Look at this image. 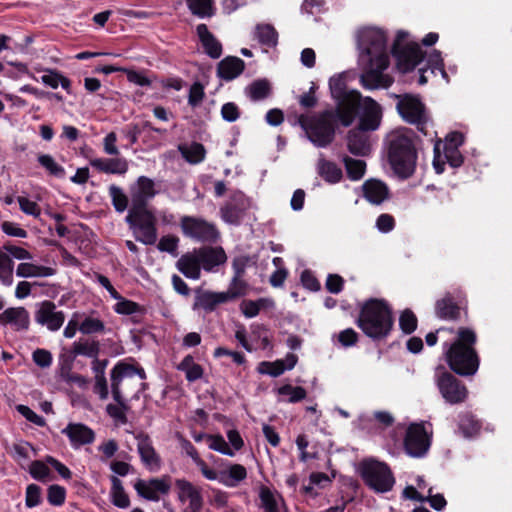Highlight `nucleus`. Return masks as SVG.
Returning a JSON list of instances; mask_svg holds the SVG:
<instances>
[{
  "label": "nucleus",
  "mask_w": 512,
  "mask_h": 512,
  "mask_svg": "<svg viewBox=\"0 0 512 512\" xmlns=\"http://www.w3.org/2000/svg\"><path fill=\"white\" fill-rule=\"evenodd\" d=\"M197 35L206 51V53L212 58H219L222 54L221 44L215 39V37L208 31L205 24L197 26Z\"/></svg>",
  "instance_id": "obj_34"
},
{
  "label": "nucleus",
  "mask_w": 512,
  "mask_h": 512,
  "mask_svg": "<svg viewBox=\"0 0 512 512\" xmlns=\"http://www.w3.org/2000/svg\"><path fill=\"white\" fill-rule=\"evenodd\" d=\"M0 324L10 325L14 330H27L30 325L29 312L24 307H11L0 314Z\"/></svg>",
  "instance_id": "obj_22"
},
{
  "label": "nucleus",
  "mask_w": 512,
  "mask_h": 512,
  "mask_svg": "<svg viewBox=\"0 0 512 512\" xmlns=\"http://www.w3.org/2000/svg\"><path fill=\"white\" fill-rule=\"evenodd\" d=\"M34 318L37 324L46 327L49 331H58L65 321V314L58 311L56 305L49 300L36 305Z\"/></svg>",
  "instance_id": "obj_16"
},
{
  "label": "nucleus",
  "mask_w": 512,
  "mask_h": 512,
  "mask_svg": "<svg viewBox=\"0 0 512 512\" xmlns=\"http://www.w3.org/2000/svg\"><path fill=\"white\" fill-rule=\"evenodd\" d=\"M135 374H138L141 379L145 378L143 369H137L126 363H118L111 372V386L120 384L123 379L133 377Z\"/></svg>",
  "instance_id": "obj_38"
},
{
  "label": "nucleus",
  "mask_w": 512,
  "mask_h": 512,
  "mask_svg": "<svg viewBox=\"0 0 512 512\" xmlns=\"http://www.w3.org/2000/svg\"><path fill=\"white\" fill-rule=\"evenodd\" d=\"M436 314L442 319H456L459 308L449 298H444L437 302Z\"/></svg>",
  "instance_id": "obj_47"
},
{
  "label": "nucleus",
  "mask_w": 512,
  "mask_h": 512,
  "mask_svg": "<svg viewBox=\"0 0 512 512\" xmlns=\"http://www.w3.org/2000/svg\"><path fill=\"white\" fill-rule=\"evenodd\" d=\"M260 500L264 512H279L282 499L279 495L273 493L270 489L262 487L260 489Z\"/></svg>",
  "instance_id": "obj_42"
},
{
  "label": "nucleus",
  "mask_w": 512,
  "mask_h": 512,
  "mask_svg": "<svg viewBox=\"0 0 512 512\" xmlns=\"http://www.w3.org/2000/svg\"><path fill=\"white\" fill-rule=\"evenodd\" d=\"M156 194L155 182L146 176H140L136 182L130 186V208H147V202Z\"/></svg>",
  "instance_id": "obj_18"
},
{
  "label": "nucleus",
  "mask_w": 512,
  "mask_h": 512,
  "mask_svg": "<svg viewBox=\"0 0 512 512\" xmlns=\"http://www.w3.org/2000/svg\"><path fill=\"white\" fill-rule=\"evenodd\" d=\"M196 251L205 271H213L215 267L224 264L227 260L224 250L220 247H203Z\"/></svg>",
  "instance_id": "obj_26"
},
{
  "label": "nucleus",
  "mask_w": 512,
  "mask_h": 512,
  "mask_svg": "<svg viewBox=\"0 0 512 512\" xmlns=\"http://www.w3.org/2000/svg\"><path fill=\"white\" fill-rule=\"evenodd\" d=\"M275 392L278 395V401L289 403H297L303 400L307 395L304 388L300 386H292L290 384L278 387Z\"/></svg>",
  "instance_id": "obj_37"
},
{
  "label": "nucleus",
  "mask_w": 512,
  "mask_h": 512,
  "mask_svg": "<svg viewBox=\"0 0 512 512\" xmlns=\"http://www.w3.org/2000/svg\"><path fill=\"white\" fill-rule=\"evenodd\" d=\"M426 64H427V68L419 69V73H420L419 80H418L419 84L423 85V84L427 83V77H426L425 73L428 70H430V72L432 74H435L436 70H438L441 73L442 78L446 82H449L447 72L444 69L443 59L441 57L440 51H438V50L431 51V53L427 57Z\"/></svg>",
  "instance_id": "obj_31"
},
{
  "label": "nucleus",
  "mask_w": 512,
  "mask_h": 512,
  "mask_svg": "<svg viewBox=\"0 0 512 512\" xmlns=\"http://www.w3.org/2000/svg\"><path fill=\"white\" fill-rule=\"evenodd\" d=\"M255 35L261 44L268 47L275 46L277 43V33L270 25H258Z\"/></svg>",
  "instance_id": "obj_51"
},
{
  "label": "nucleus",
  "mask_w": 512,
  "mask_h": 512,
  "mask_svg": "<svg viewBox=\"0 0 512 512\" xmlns=\"http://www.w3.org/2000/svg\"><path fill=\"white\" fill-rule=\"evenodd\" d=\"M344 164L346 167V171L348 174V177L351 180H359L364 176L366 164L362 160H356L350 157L344 158Z\"/></svg>",
  "instance_id": "obj_50"
},
{
  "label": "nucleus",
  "mask_w": 512,
  "mask_h": 512,
  "mask_svg": "<svg viewBox=\"0 0 512 512\" xmlns=\"http://www.w3.org/2000/svg\"><path fill=\"white\" fill-rule=\"evenodd\" d=\"M89 164L99 172L106 174L124 175L128 169L129 164L125 158H100L95 157L89 160Z\"/></svg>",
  "instance_id": "obj_24"
},
{
  "label": "nucleus",
  "mask_w": 512,
  "mask_h": 512,
  "mask_svg": "<svg viewBox=\"0 0 512 512\" xmlns=\"http://www.w3.org/2000/svg\"><path fill=\"white\" fill-rule=\"evenodd\" d=\"M177 269L187 278L197 280L201 275V262L196 249L183 254L176 263Z\"/></svg>",
  "instance_id": "obj_27"
},
{
  "label": "nucleus",
  "mask_w": 512,
  "mask_h": 512,
  "mask_svg": "<svg viewBox=\"0 0 512 512\" xmlns=\"http://www.w3.org/2000/svg\"><path fill=\"white\" fill-rule=\"evenodd\" d=\"M206 441L210 449L227 456H234V450L229 446V444L222 436L208 435L206 437Z\"/></svg>",
  "instance_id": "obj_53"
},
{
  "label": "nucleus",
  "mask_w": 512,
  "mask_h": 512,
  "mask_svg": "<svg viewBox=\"0 0 512 512\" xmlns=\"http://www.w3.org/2000/svg\"><path fill=\"white\" fill-rule=\"evenodd\" d=\"M333 113L326 111L314 117H301L300 124L308 139L317 147H326L334 138Z\"/></svg>",
  "instance_id": "obj_6"
},
{
  "label": "nucleus",
  "mask_w": 512,
  "mask_h": 512,
  "mask_svg": "<svg viewBox=\"0 0 512 512\" xmlns=\"http://www.w3.org/2000/svg\"><path fill=\"white\" fill-rule=\"evenodd\" d=\"M476 334L469 328H460L457 338L450 345L444 344V355L449 367L459 375L469 376L477 372L479 358L474 349Z\"/></svg>",
  "instance_id": "obj_2"
},
{
  "label": "nucleus",
  "mask_w": 512,
  "mask_h": 512,
  "mask_svg": "<svg viewBox=\"0 0 512 512\" xmlns=\"http://www.w3.org/2000/svg\"><path fill=\"white\" fill-rule=\"evenodd\" d=\"M48 502L53 506H61L66 499V490L60 485H51L48 488Z\"/></svg>",
  "instance_id": "obj_58"
},
{
  "label": "nucleus",
  "mask_w": 512,
  "mask_h": 512,
  "mask_svg": "<svg viewBox=\"0 0 512 512\" xmlns=\"http://www.w3.org/2000/svg\"><path fill=\"white\" fill-rule=\"evenodd\" d=\"M397 110L408 123L415 124L423 131L428 121V114L421 99L416 95L405 94L397 96Z\"/></svg>",
  "instance_id": "obj_12"
},
{
  "label": "nucleus",
  "mask_w": 512,
  "mask_h": 512,
  "mask_svg": "<svg viewBox=\"0 0 512 512\" xmlns=\"http://www.w3.org/2000/svg\"><path fill=\"white\" fill-rule=\"evenodd\" d=\"M178 369L185 372L188 381H196L203 375L202 367L194 362L192 356H186L178 366Z\"/></svg>",
  "instance_id": "obj_43"
},
{
  "label": "nucleus",
  "mask_w": 512,
  "mask_h": 512,
  "mask_svg": "<svg viewBox=\"0 0 512 512\" xmlns=\"http://www.w3.org/2000/svg\"><path fill=\"white\" fill-rule=\"evenodd\" d=\"M41 82L52 89L61 86L68 93L70 92L71 81L55 70H45V73L41 76Z\"/></svg>",
  "instance_id": "obj_40"
},
{
  "label": "nucleus",
  "mask_w": 512,
  "mask_h": 512,
  "mask_svg": "<svg viewBox=\"0 0 512 512\" xmlns=\"http://www.w3.org/2000/svg\"><path fill=\"white\" fill-rule=\"evenodd\" d=\"M32 450V446L25 441H18L15 442L9 449V453L12 455V457L20 462L25 461L29 458V453Z\"/></svg>",
  "instance_id": "obj_54"
},
{
  "label": "nucleus",
  "mask_w": 512,
  "mask_h": 512,
  "mask_svg": "<svg viewBox=\"0 0 512 512\" xmlns=\"http://www.w3.org/2000/svg\"><path fill=\"white\" fill-rule=\"evenodd\" d=\"M247 474V469L243 465L227 462L216 468L211 467L205 479L217 481L228 488H235L247 478Z\"/></svg>",
  "instance_id": "obj_13"
},
{
  "label": "nucleus",
  "mask_w": 512,
  "mask_h": 512,
  "mask_svg": "<svg viewBox=\"0 0 512 512\" xmlns=\"http://www.w3.org/2000/svg\"><path fill=\"white\" fill-rule=\"evenodd\" d=\"M459 428L465 437H472L479 430V424L471 416H464L460 420Z\"/></svg>",
  "instance_id": "obj_64"
},
{
  "label": "nucleus",
  "mask_w": 512,
  "mask_h": 512,
  "mask_svg": "<svg viewBox=\"0 0 512 512\" xmlns=\"http://www.w3.org/2000/svg\"><path fill=\"white\" fill-rule=\"evenodd\" d=\"M29 473L37 481L47 482L53 479L47 461H33L29 466Z\"/></svg>",
  "instance_id": "obj_46"
},
{
  "label": "nucleus",
  "mask_w": 512,
  "mask_h": 512,
  "mask_svg": "<svg viewBox=\"0 0 512 512\" xmlns=\"http://www.w3.org/2000/svg\"><path fill=\"white\" fill-rule=\"evenodd\" d=\"M74 448L82 445L90 444L95 439V434L92 429L81 423H70L63 430Z\"/></svg>",
  "instance_id": "obj_23"
},
{
  "label": "nucleus",
  "mask_w": 512,
  "mask_h": 512,
  "mask_svg": "<svg viewBox=\"0 0 512 512\" xmlns=\"http://www.w3.org/2000/svg\"><path fill=\"white\" fill-rule=\"evenodd\" d=\"M437 385L443 398L450 404L464 401L467 389L453 375L444 372L437 379Z\"/></svg>",
  "instance_id": "obj_17"
},
{
  "label": "nucleus",
  "mask_w": 512,
  "mask_h": 512,
  "mask_svg": "<svg viewBox=\"0 0 512 512\" xmlns=\"http://www.w3.org/2000/svg\"><path fill=\"white\" fill-rule=\"evenodd\" d=\"M17 201L19 203L20 209L23 213L33 216L35 218H38L41 214V208L39 205L28 199L27 197L19 196L17 198Z\"/></svg>",
  "instance_id": "obj_61"
},
{
  "label": "nucleus",
  "mask_w": 512,
  "mask_h": 512,
  "mask_svg": "<svg viewBox=\"0 0 512 512\" xmlns=\"http://www.w3.org/2000/svg\"><path fill=\"white\" fill-rule=\"evenodd\" d=\"M249 206V200L242 192L237 191L231 196L230 201L221 208V217L226 223L238 224Z\"/></svg>",
  "instance_id": "obj_19"
},
{
  "label": "nucleus",
  "mask_w": 512,
  "mask_h": 512,
  "mask_svg": "<svg viewBox=\"0 0 512 512\" xmlns=\"http://www.w3.org/2000/svg\"><path fill=\"white\" fill-rule=\"evenodd\" d=\"M170 487L171 485L166 478L149 481L139 480L134 485L135 490L141 497L151 501H158L161 495L169 492Z\"/></svg>",
  "instance_id": "obj_20"
},
{
  "label": "nucleus",
  "mask_w": 512,
  "mask_h": 512,
  "mask_svg": "<svg viewBox=\"0 0 512 512\" xmlns=\"http://www.w3.org/2000/svg\"><path fill=\"white\" fill-rule=\"evenodd\" d=\"M79 330L83 334L97 333L104 330V324L98 318L85 317L82 321L80 320Z\"/></svg>",
  "instance_id": "obj_55"
},
{
  "label": "nucleus",
  "mask_w": 512,
  "mask_h": 512,
  "mask_svg": "<svg viewBox=\"0 0 512 512\" xmlns=\"http://www.w3.org/2000/svg\"><path fill=\"white\" fill-rule=\"evenodd\" d=\"M41 500V488L36 484L28 485L26 488V506L29 508L38 506Z\"/></svg>",
  "instance_id": "obj_63"
},
{
  "label": "nucleus",
  "mask_w": 512,
  "mask_h": 512,
  "mask_svg": "<svg viewBox=\"0 0 512 512\" xmlns=\"http://www.w3.org/2000/svg\"><path fill=\"white\" fill-rule=\"evenodd\" d=\"M38 163L50 174L58 178L65 175V169L58 164L56 160L49 154H39L37 157Z\"/></svg>",
  "instance_id": "obj_44"
},
{
  "label": "nucleus",
  "mask_w": 512,
  "mask_h": 512,
  "mask_svg": "<svg viewBox=\"0 0 512 512\" xmlns=\"http://www.w3.org/2000/svg\"><path fill=\"white\" fill-rule=\"evenodd\" d=\"M109 195L117 212L122 213L127 209L128 197L120 187L111 185L109 187Z\"/></svg>",
  "instance_id": "obj_52"
},
{
  "label": "nucleus",
  "mask_w": 512,
  "mask_h": 512,
  "mask_svg": "<svg viewBox=\"0 0 512 512\" xmlns=\"http://www.w3.org/2000/svg\"><path fill=\"white\" fill-rule=\"evenodd\" d=\"M181 229L185 236L198 241H214L218 237V231L215 226L201 218L182 217Z\"/></svg>",
  "instance_id": "obj_15"
},
{
  "label": "nucleus",
  "mask_w": 512,
  "mask_h": 512,
  "mask_svg": "<svg viewBox=\"0 0 512 512\" xmlns=\"http://www.w3.org/2000/svg\"><path fill=\"white\" fill-rule=\"evenodd\" d=\"M111 482L112 487L110 496L112 503L118 508H127L130 505V500L123 489L120 479H118L117 477H112Z\"/></svg>",
  "instance_id": "obj_41"
},
{
  "label": "nucleus",
  "mask_w": 512,
  "mask_h": 512,
  "mask_svg": "<svg viewBox=\"0 0 512 512\" xmlns=\"http://www.w3.org/2000/svg\"><path fill=\"white\" fill-rule=\"evenodd\" d=\"M463 135L459 132L449 133L444 143L436 142L434 146L433 167L436 173L444 171V165L448 162L452 167H459L463 162V157L458 148L463 143Z\"/></svg>",
  "instance_id": "obj_8"
},
{
  "label": "nucleus",
  "mask_w": 512,
  "mask_h": 512,
  "mask_svg": "<svg viewBox=\"0 0 512 512\" xmlns=\"http://www.w3.org/2000/svg\"><path fill=\"white\" fill-rule=\"evenodd\" d=\"M297 356L289 353L284 359L276 360L273 362L263 361L258 364L257 371L260 374L270 375L272 377H278L283 374L286 370H291L297 363Z\"/></svg>",
  "instance_id": "obj_25"
},
{
  "label": "nucleus",
  "mask_w": 512,
  "mask_h": 512,
  "mask_svg": "<svg viewBox=\"0 0 512 512\" xmlns=\"http://www.w3.org/2000/svg\"><path fill=\"white\" fill-rule=\"evenodd\" d=\"M246 93L253 101L266 98L270 93V85L266 80H257L246 88Z\"/></svg>",
  "instance_id": "obj_45"
},
{
  "label": "nucleus",
  "mask_w": 512,
  "mask_h": 512,
  "mask_svg": "<svg viewBox=\"0 0 512 512\" xmlns=\"http://www.w3.org/2000/svg\"><path fill=\"white\" fill-rule=\"evenodd\" d=\"M358 326L371 338L386 337L393 326L391 310L387 303L377 299L367 301L361 309Z\"/></svg>",
  "instance_id": "obj_4"
},
{
  "label": "nucleus",
  "mask_w": 512,
  "mask_h": 512,
  "mask_svg": "<svg viewBox=\"0 0 512 512\" xmlns=\"http://www.w3.org/2000/svg\"><path fill=\"white\" fill-rule=\"evenodd\" d=\"M431 435L432 431L428 430L424 424H411L404 439L407 454L412 457L424 456L430 447Z\"/></svg>",
  "instance_id": "obj_14"
},
{
  "label": "nucleus",
  "mask_w": 512,
  "mask_h": 512,
  "mask_svg": "<svg viewBox=\"0 0 512 512\" xmlns=\"http://www.w3.org/2000/svg\"><path fill=\"white\" fill-rule=\"evenodd\" d=\"M227 302V297L223 292H203L196 296L194 308H203L211 311L216 305Z\"/></svg>",
  "instance_id": "obj_36"
},
{
  "label": "nucleus",
  "mask_w": 512,
  "mask_h": 512,
  "mask_svg": "<svg viewBox=\"0 0 512 512\" xmlns=\"http://www.w3.org/2000/svg\"><path fill=\"white\" fill-rule=\"evenodd\" d=\"M246 291V283L241 280V277L234 276L233 280L226 292L223 294L227 297V302L233 300L241 295H244Z\"/></svg>",
  "instance_id": "obj_57"
},
{
  "label": "nucleus",
  "mask_w": 512,
  "mask_h": 512,
  "mask_svg": "<svg viewBox=\"0 0 512 512\" xmlns=\"http://www.w3.org/2000/svg\"><path fill=\"white\" fill-rule=\"evenodd\" d=\"M178 499L182 503H188L193 512H198L203 505L201 490L185 479H178L175 482Z\"/></svg>",
  "instance_id": "obj_21"
},
{
  "label": "nucleus",
  "mask_w": 512,
  "mask_h": 512,
  "mask_svg": "<svg viewBox=\"0 0 512 512\" xmlns=\"http://www.w3.org/2000/svg\"><path fill=\"white\" fill-rule=\"evenodd\" d=\"M364 197L372 204H381L388 198V187L382 181L370 179L363 184Z\"/></svg>",
  "instance_id": "obj_29"
},
{
  "label": "nucleus",
  "mask_w": 512,
  "mask_h": 512,
  "mask_svg": "<svg viewBox=\"0 0 512 512\" xmlns=\"http://www.w3.org/2000/svg\"><path fill=\"white\" fill-rule=\"evenodd\" d=\"M244 70V62L237 57H227L219 62L217 73L224 80H233Z\"/></svg>",
  "instance_id": "obj_32"
},
{
  "label": "nucleus",
  "mask_w": 512,
  "mask_h": 512,
  "mask_svg": "<svg viewBox=\"0 0 512 512\" xmlns=\"http://www.w3.org/2000/svg\"><path fill=\"white\" fill-rule=\"evenodd\" d=\"M138 452L143 463L151 470H157L160 467V459L152 446L151 440L147 436L138 437Z\"/></svg>",
  "instance_id": "obj_30"
},
{
  "label": "nucleus",
  "mask_w": 512,
  "mask_h": 512,
  "mask_svg": "<svg viewBox=\"0 0 512 512\" xmlns=\"http://www.w3.org/2000/svg\"><path fill=\"white\" fill-rule=\"evenodd\" d=\"M399 325L404 333H412L417 327V318L415 314L410 310H405L400 316Z\"/></svg>",
  "instance_id": "obj_59"
},
{
  "label": "nucleus",
  "mask_w": 512,
  "mask_h": 512,
  "mask_svg": "<svg viewBox=\"0 0 512 512\" xmlns=\"http://www.w3.org/2000/svg\"><path fill=\"white\" fill-rule=\"evenodd\" d=\"M358 113V126L362 131H375L380 127L382 120L381 106L370 97H362L361 94L353 103V120Z\"/></svg>",
  "instance_id": "obj_11"
},
{
  "label": "nucleus",
  "mask_w": 512,
  "mask_h": 512,
  "mask_svg": "<svg viewBox=\"0 0 512 512\" xmlns=\"http://www.w3.org/2000/svg\"><path fill=\"white\" fill-rule=\"evenodd\" d=\"M156 221V216L148 208H130L126 216V222L133 229L136 240L145 245H153L157 241Z\"/></svg>",
  "instance_id": "obj_7"
},
{
  "label": "nucleus",
  "mask_w": 512,
  "mask_h": 512,
  "mask_svg": "<svg viewBox=\"0 0 512 512\" xmlns=\"http://www.w3.org/2000/svg\"><path fill=\"white\" fill-rule=\"evenodd\" d=\"M178 150L183 158L190 164H198L202 162L206 155L204 146L196 142L180 144L178 146Z\"/></svg>",
  "instance_id": "obj_35"
},
{
  "label": "nucleus",
  "mask_w": 512,
  "mask_h": 512,
  "mask_svg": "<svg viewBox=\"0 0 512 512\" xmlns=\"http://www.w3.org/2000/svg\"><path fill=\"white\" fill-rule=\"evenodd\" d=\"M192 14L198 17H210L213 15L212 0H186Z\"/></svg>",
  "instance_id": "obj_48"
},
{
  "label": "nucleus",
  "mask_w": 512,
  "mask_h": 512,
  "mask_svg": "<svg viewBox=\"0 0 512 512\" xmlns=\"http://www.w3.org/2000/svg\"><path fill=\"white\" fill-rule=\"evenodd\" d=\"M319 175L329 183H337L342 178V170L333 162L320 159L317 164Z\"/></svg>",
  "instance_id": "obj_39"
},
{
  "label": "nucleus",
  "mask_w": 512,
  "mask_h": 512,
  "mask_svg": "<svg viewBox=\"0 0 512 512\" xmlns=\"http://www.w3.org/2000/svg\"><path fill=\"white\" fill-rule=\"evenodd\" d=\"M359 65L363 69L361 84L366 89L389 87L393 80L384 73L389 65L387 39L377 28H364L358 34Z\"/></svg>",
  "instance_id": "obj_1"
},
{
  "label": "nucleus",
  "mask_w": 512,
  "mask_h": 512,
  "mask_svg": "<svg viewBox=\"0 0 512 512\" xmlns=\"http://www.w3.org/2000/svg\"><path fill=\"white\" fill-rule=\"evenodd\" d=\"M347 78V73H340L329 80L331 96L336 101L335 116L344 127L353 123V103L360 95L356 90H346Z\"/></svg>",
  "instance_id": "obj_5"
},
{
  "label": "nucleus",
  "mask_w": 512,
  "mask_h": 512,
  "mask_svg": "<svg viewBox=\"0 0 512 512\" xmlns=\"http://www.w3.org/2000/svg\"><path fill=\"white\" fill-rule=\"evenodd\" d=\"M365 483L377 492H387L394 485V477L385 463L375 460H365L360 466Z\"/></svg>",
  "instance_id": "obj_10"
},
{
  "label": "nucleus",
  "mask_w": 512,
  "mask_h": 512,
  "mask_svg": "<svg viewBox=\"0 0 512 512\" xmlns=\"http://www.w3.org/2000/svg\"><path fill=\"white\" fill-rule=\"evenodd\" d=\"M117 303L114 305V311L118 314L122 315H132L138 313L140 311V306L131 301L123 298L120 295V298L116 299Z\"/></svg>",
  "instance_id": "obj_56"
},
{
  "label": "nucleus",
  "mask_w": 512,
  "mask_h": 512,
  "mask_svg": "<svg viewBox=\"0 0 512 512\" xmlns=\"http://www.w3.org/2000/svg\"><path fill=\"white\" fill-rule=\"evenodd\" d=\"M123 72L126 74L128 81L135 85L145 87L152 84V80L143 72L127 68L123 69Z\"/></svg>",
  "instance_id": "obj_62"
},
{
  "label": "nucleus",
  "mask_w": 512,
  "mask_h": 512,
  "mask_svg": "<svg viewBox=\"0 0 512 512\" xmlns=\"http://www.w3.org/2000/svg\"><path fill=\"white\" fill-rule=\"evenodd\" d=\"M359 127L349 131L347 146L352 154L365 156L370 151L369 137Z\"/></svg>",
  "instance_id": "obj_28"
},
{
  "label": "nucleus",
  "mask_w": 512,
  "mask_h": 512,
  "mask_svg": "<svg viewBox=\"0 0 512 512\" xmlns=\"http://www.w3.org/2000/svg\"><path fill=\"white\" fill-rule=\"evenodd\" d=\"M392 52L397 60V66L402 72L414 69L424 57L420 46L417 43L409 42L408 33L403 31L397 33Z\"/></svg>",
  "instance_id": "obj_9"
},
{
  "label": "nucleus",
  "mask_w": 512,
  "mask_h": 512,
  "mask_svg": "<svg viewBox=\"0 0 512 512\" xmlns=\"http://www.w3.org/2000/svg\"><path fill=\"white\" fill-rule=\"evenodd\" d=\"M51 267L37 265L32 262H21L16 268V275L21 278H44L54 275Z\"/></svg>",
  "instance_id": "obj_33"
},
{
  "label": "nucleus",
  "mask_w": 512,
  "mask_h": 512,
  "mask_svg": "<svg viewBox=\"0 0 512 512\" xmlns=\"http://www.w3.org/2000/svg\"><path fill=\"white\" fill-rule=\"evenodd\" d=\"M186 453L193 460L194 464L201 471L202 476L205 478L211 467L199 456L195 447L187 443L185 446Z\"/></svg>",
  "instance_id": "obj_60"
},
{
  "label": "nucleus",
  "mask_w": 512,
  "mask_h": 512,
  "mask_svg": "<svg viewBox=\"0 0 512 512\" xmlns=\"http://www.w3.org/2000/svg\"><path fill=\"white\" fill-rule=\"evenodd\" d=\"M388 159L400 177L407 178L414 172L416 152L411 133L405 129L392 131L387 137Z\"/></svg>",
  "instance_id": "obj_3"
},
{
  "label": "nucleus",
  "mask_w": 512,
  "mask_h": 512,
  "mask_svg": "<svg viewBox=\"0 0 512 512\" xmlns=\"http://www.w3.org/2000/svg\"><path fill=\"white\" fill-rule=\"evenodd\" d=\"M104 368L105 363H96L94 366L95 370V384H94V392L99 395L101 399H106L108 397V387L106 378L104 376Z\"/></svg>",
  "instance_id": "obj_49"
}]
</instances>
